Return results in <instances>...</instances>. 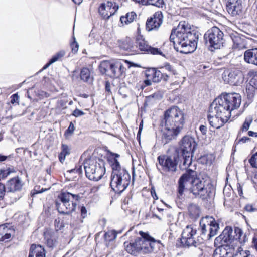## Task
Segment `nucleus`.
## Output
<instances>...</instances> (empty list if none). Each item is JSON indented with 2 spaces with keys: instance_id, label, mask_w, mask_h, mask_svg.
Instances as JSON below:
<instances>
[{
  "instance_id": "a18cd8bd",
  "label": "nucleus",
  "mask_w": 257,
  "mask_h": 257,
  "mask_svg": "<svg viewBox=\"0 0 257 257\" xmlns=\"http://www.w3.org/2000/svg\"><path fill=\"white\" fill-rule=\"evenodd\" d=\"M163 97L162 94L160 92H157L154 93V94L150 95L147 96V98L148 100H151L152 99L154 98L155 99L159 100L161 99Z\"/></svg>"
},
{
  "instance_id": "aec40b11",
  "label": "nucleus",
  "mask_w": 257,
  "mask_h": 257,
  "mask_svg": "<svg viewBox=\"0 0 257 257\" xmlns=\"http://www.w3.org/2000/svg\"><path fill=\"white\" fill-rule=\"evenodd\" d=\"M208 119L210 125L216 128L221 127L228 121L226 118H224L222 116H218L216 113L212 114L209 109L208 110Z\"/></svg>"
},
{
  "instance_id": "473e14b6",
  "label": "nucleus",
  "mask_w": 257,
  "mask_h": 257,
  "mask_svg": "<svg viewBox=\"0 0 257 257\" xmlns=\"http://www.w3.org/2000/svg\"><path fill=\"white\" fill-rule=\"evenodd\" d=\"M110 154L113 157L111 161V166L113 170L112 172H114L115 171L120 172L121 170H126L125 169L121 168L119 162L116 159L120 156L119 155L112 152L110 153Z\"/></svg>"
},
{
  "instance_id": "f8f14e48",
  "label": "nucleus",
  "mask_w": 257,
  "mask_h": 257,
  "mask_svg": "<svg viewBox=\"0 0 257 257\" xmlns=\"http://www.w3.org/2000/svg\"><path fill=\"white\" fill-rule=\"evenodd\" d=\"M197 228L193 225H187L182 233L181 239L182 244L185 246H197L201 241L196 239Z\"/></svg>"
},
{
  "instance_id": "79ce46f5",
  "label": "nucleus",
  "mask_w": 257,
  "mask_h": 257,
  "mask_svg": "<svg viewBox=\"0 0 257 257\" xmlns=\"http://www.w3.org/2000/svg\"><path fill=\"white\" fill-rule=\"evenodd\" d=\"M253 121V118L251 116L247 117L244 122H243L242 126L240 128V131L246 132L249 128L250 124Z\"/></svg>"
},
{
  "instance_id": "6e6552de",
  "label": "nucleus",
  "mask_w": 257,
  "mask_h": 257,
  "mask_svg": "<svg viewBox=\"0 0 257 257\" xmlns=\"http://www.w3.org/2000/svg\"><path fill=\"white\" fill-rule=\"evenodd\" d=\"M86 176L91 180L98 181L104 175L105 169L102 161L98 163L96 161L89 159L84 163L83 167Z\"/></svg>"
},
{
  "instance_id": "412c9836",
  "label": "nucleus",
  "mask_w": 257,
  "mask_h": 257,
  "mask_svg": "<svg viewBox=\"0 0 257 257\" xmlns=\"http://www.w3.org/2000/svg\"><path fill=\"white\" fill-rule=\"evenodd\" d=\"M233 42L232 47L234 49H242L246 48V39L244 36L235 33L231 35Z\"/></svg>"
},
{
  "instance_id": "7c9ffc66",
  "label": "nucleus",
  "mask_w": 257,
  "mask_h": 257,
  "mask_svg": "<svg viewBox=\"0 0 257 257\" xmlns=\"http://www.w3.org/2000/svg\"><path fill=\"white\" fill-rule=\"evenodd\" d=\"M46 243L49 247H53L56 244V238L54 233L49 231L44 233Z\"/></svg>"
},
{
  "instance_id": "c9c22d12",
  "label": "nucleus",
  "mask_w": 257,
  "mask_h": 257,
  "mask_svg": "<svg viewBox=\"0 0 257 257\" xmlns=\"http://www.w3.org/2000/svg\"><path fill=\"white\" fill-rule=\"evenodd\" d=\"M137 15L134 12L127 13L125 16L120 17V20L122 24H128L132 22L136 18Z\"/></svg>"
},
{
  "instance_id": "f704fd0d",
  "label": "nucleus",
  "mask_w": 257,
  "mask_h": 257,
  "mask_svg": "<svg viewBox=\"0 0 257 257\" xmlns=\"http://www.w3.org/2000/svg\"><path fill=\"white\" fill-rule=\"evenodd\" d=\"M117 234L114 230H109L105 233L104 238L106 245L109 247L110 243L113 241L116 238Z\"/></svg>"
},
{
  "instance_id": "8fccbe9b",
  "label": "nucleus",
  "mask_w": 257,
  "mask_h": 257,
  "mask_svg": "<svg viewBox=\"0 0 257 257\" xmlns=\"http://www.w3.org/2000/svg\"><path fill=\"white\" fill-rule=\"evenodd\" d=\"M71 47L72 49V52L73 53H76L77 52L79 48V45L76 41L75 38H74V41L71 44Z\"/></svg>"
},
{
  "instance_id": "72a5a7b5",
  "label": "nucleus",
  "mask_w": 257,
  "mask_h": 257,
  "mask_svg": "<svg viewBox=\"0 0 257 257\" xmlns=\"http://www.w3.org/2000/svg\"><path fill=\"white\" fill-rule=\"evenodd\" d=\"M135 1L143 5H151L161 8H162L164 5L163 0H135Z\"/></svg>"
},
{
  "instance_id": "1a4fd4ad",
  "label": "nucleus",
  "mask_w": 257,
  "mask_h": 257,
  "mask_svg": "<svg viewBox=\"0 0 257 257\" xmlns=\"http://www.w3.org/2000/svg\"><path fill=\"white\" fill-rule=\"evenodd\" d=\"M224 34L217 27H213L208 30L204 35V38L210 46L214 49H219L223 46L224 43Z\"/></svg>"
},
{
  "instance_id": "20e7f679",
  "label": "nucleus",
  "mask_w": 257,
  "mask_h": 257,
  "mask_svg": "<svg viewBox=\"0 0 257 257\" xmlns=\"http://www.w3.org/2000/svg\"><path fill=\"white\" fill-rule=\"evenodd\" d=\"M245 236H243V231L239 227H235L233 229L231 227L227 226L222 233L217 237L214 241L215 245L219 246H226L234 251V246L238 242L240 243L245 242Z\"/></svg>"
},
{
  "instance_id": "680f3d73",
  "label": "nucleus",
  "mask_w": 257,
  "mask_h": 257,
  "mask_svg": "<svg viewBox=\"0 0 257 257\" xmlns=\"http://www.w3.org/2000/svg\"><path fill=\"white\" fill-rule=\"evenodd\" d=\"M105 90L108 93H111L110 83L109 81H107L105 83Z\"/></svg>"
},
{
  "instance_id": "3c124183",
  "label": "nucleus",
  "mask_w": 257,
  "mask_h": 257,
  "mask_svg": "<svg viewBox=\"0 0 257 257\" xmlns=\"http://www.w3.org/2000/svg\"><path fill=\"white\" fill-rule=\"evenodd\" d=\"M61 152L63 153V154H65L66 156L69 155L70 154V149L69 147L67 145L62 144Z\"/></svg>"
},
{
  "instance_id": "393cba45",
  "label": "nucleus",
  "mask_w": 257,
  "mask_h": 257,
  "mask_svg": "<svg viewBox=\"0 0 257 257\" xmlns=\"http://www.w3.org/2000/svg\"><path fill=\"white\" fill-rule=\"evenodd\" d=\"M125 67L120 62H114L109 76L111 77H120L125 72Z\"/></svg>"
},
{
  "instance_id": "c756f323",
  "label": "nucleus",
  "mask_w": 257,
  "mask_h": 257,
  "mask_svg": "<svg viewBox=\"0 0 257 257\" xmlns=\"http://www.w3.org/2000/svg\"><path fill=\"white\" fill-rule=\"evenodd\" d=\"M188 210L189 215L191 218L196 219L200 216V209L197 205L195 204H190Z\"/></svg>"
},
{
  "instance_id": "c03bdc74",
  "label": "nucleus",
  "mask_w": 257,
  "mask_h": 257,
  "mask_svg": "<svg viewBox=\"0 0 257 257\" xmlns=\"http://www.w3.org/2000/svg\"><path fill=\"white\" fill-rule=\"evenodd\" d=\"M75 130V127L73 124V123L71 122L68 128L66 131L64 135L65 136L66 138H69L70 136H71L72 134L73 133Z\"/></svg>"
},
{
  "instance_id": "e2e57ef3",
  "label": "nucleus",
  "mask_w": 257,
  "mask_h": 257,
  "mask_svg": "<svg viewBox=\"0 0 257 257\" xmlns=\"http://www.w3.org/2000/svg\"><path fill=\"white\" fill-rule=\"evenodd\" d=\"M66 155L63 154V153L61 152L59 155V159L61 163H63L65 159Z\"/></svg>"
},
{
  "instance_id": "f257e3e1",
  "label": "nucleus",
  "mask_w": 257,
  "mask_h": 257,
  "mask_svg": "<svg viewBox=\"0 0 257 257\" xmlns=\"http://www.w3.org/2000/svg\"><path fill=\"white\" fill-rule=\"evenodd\" d=\"M198 35L192 31L187 23L180 22L177 28L172 30L170 40L177 51L188 54L194 52L197 48Z\"/></svg>"
},
{
  "instance_id": "49530a36",
  "label": "nucleus",
  "mask_w": 257,
  "mask_h": 257,
  "mask_svg": "<svg viewBox=\"0 0 257 257\" xmlns=\"http://www.w3.org/2000/svg\"><path fill=\"white\" fill-rule=\"evenodd\" d=\"M162 72L167 71L169 72V75H175L176 73L175 70L169 64L165 65V66L162 69Z\"/></svg>"
},
{
  "instance_id": "bb28decb",
  "label": "nucleus",
  "mask_w": 257,
  "mask_h": 257,
  "mask_svg": "<svg viewBox=\"0 0 257 257\" xmlns=\"http://www.w3.org/2000/svg\"><path fill=\"white\" fill-rule=\"evenodd\" d=\"M146 77L150 78L154 82H159L162 79L163 73L162 71L152 69L148 71L146 73Z\"/></svg>"
},
{
  "instance_id": "338daca9",
  "label": "nucleus",
  "mask_w": 257,
  "mask_h": 257,
  "mask_svg": "<svg viewBox=\"0 0 257 257\" xmlns=\"http://www.w3.org/2000/svg\"><path fill=\"white\" fill-rule=\"evenodd\" d=\"M150 78H148L147 80H145L144 81L142 82L143 83V84H145L144 87L147 86H150L151 85V81Z\"/></svg>"
},
{
  "instance_id": "ddd939ff",
  "label": "nucleus",
  "mask_w": 257,
  "mask_h": 257,
  "mask_svg": "<svg viewBox=\"0 0 257 257\" xmlns=\"http://www.w3.org/2000/svg\"><path fill=\"white\" fill-rule=\"evenodd\" d=\"M209 109L210 110L212 114L216 113L218 116L226 118L228 120L231 116V112L228 109L226 103L223 101L221 96L213 101L210 104Z\"/></svg>"
},
{
  "instance_id": "f03ea898",
  "label": "nucleus",
  "mask_w": 257,
  "mask_h": 257,
  "mask_svg": "<svg viewBox=\"0 0 257 257\" xmlns=\"http://www.w3.org/2000/svg\"><path fill=\"white\" fill-rule=\"evenodd\" d=\"M164 128L162 141L164 144L175 139L180 133L184 123L183 111L177 106H173L164 113Z\"/></svg>"
},
{
  "instance_id": "9d476101",
  "label": "nucleus",
  "mask_w": 257,
  "mask_h": 257,
  "mask_svg": "<svg viewBox=\"0 0 257 257\" xmlns=\"http://www.w3.org/2000/svg\"><path fill=\"white\" fill-rule=\"evenodd\" d=\"M158 160L163 171L175 172L180 160L179 152L176 150L171 155L160 156L158 157Z\"/></svg>"
},
{
  "instance_id": "0e129e2a",
  "label": "nucleus",
  "mask_w": 257,
  "mask_h": 257,
  "mask_svg": "<svg viewBox=\"0 0 257 257\" xmlns=\"http://www.w3.org/2000/svg\"><path fill=\"white\" fill-rule=\"evenodd\" d=\"M252 244L257 250V235H255L252 240Z\"/></svg>"
},
{
  "instance_id": "e433bc0d",
  "label": "nucleus",
  "mask_w": 257,
  "mask_h": 257,
  "mask_svg": "<svg viewBox=\"0 0 257 257\" xmlns=\"http://www.w3.org/2000/svg\"><path fill=\"white\" fill-rule=\"evenodd\" d=\"M183 157V162L181 167L183 169H187L192 163V154H181Z\"/></svg>"
},
{
  "instance_id": "37998d69",
  "label": "nucleus",
  "mask_w": 257,
  "mask_h": 257,
  "mask_svg": "<svg viewBox=\"0 0 257 257\" xmlns=\"http://www.w3.org/2000/svg\"><path fill=\"white\" fill-rule=\"evenodd\" d=\"M145 241H147L149 242V245H148V249H149V250L146 252H144V253H147L153 251L155 248L156 241H155L153 239H152L149 236H147V237H145Z\"/></svg>"
},
{
  "instance_id": "4468645a",
  "label": "nucleus",
  "mask_w": 257,
  "mask_h": 257,
  "mask_svg": "<svg viewBox=\"0 0 257 257\" xmlns=\"http://www.w3.org/2000/svg\"><path fill=\"white\" fill-rule=\"evenodd\" d=\"M222 77L225 83L235 86L240 85L244 81V76L242 72L236 69L225 70Z\"/></svg>"
},
{
  "instance_id": "6e6d98bb",
  "label": "nucleus",
  "mask_w": 257,
  "mask_h": 257,
  "mask_svg": "<svg viewBox=\"0 0 257 257\" xmlns=\"http://www.w3.org/2000/svg\"><path fill=\"white\" fill-rule=\"evenodd\" d=\"M11 102L12 104H14L15 103H18L19 97L17 94H14L12 95V96L11 97Z\"/></svg>"
},
{
  "instance_id": "69168bd1",
  "label": "nucleus",
  "mask_w": 257,
  "mask_h": 257,
  "mask_svg": "<svg viewBox=\"0 0 257 257\" xmlns=\"http://www.w3.org/2000/svg\"><path fill=\"white\" fill-rule=\"evenodd\" d=\"M248 135L250 137H257V132H255L252 131H249L248 132Z\"/></svg>"
},
{
  "instance_id": "4c0bfd02",
  "label": "nucleus",
  "mask_w": 257,
  "mask_h": 257,
  "mask_svg": "<svg viewBox=\"0 0 257 257\" xmlns=\"http://www.w3.org/2000/svg\"><path fill=\"white\" fill-rule=\"evenodd\" d=\"M121 47L126 51H135V47L133 45V41L130 38H126L123 42Z\"/></svg>"
},
{
  "instance_id": "f3484780",
  "label": "nucleus",
  "mask_w": 257,
  "mask_h": 257,
  "mask_svg": "<svg viewBox=\"0 0 257 257\" xmlns=\"http://www.w3.org/2000/svg\"><path fill=\"white\" fill-rule=\"evenodd\" d=\"M163 18L162 12H156L153 17L148 19L146 24V29L148 31L158 30L163 22Z\"/></svg>"
},
{
  "instance_id": "a878e982",
  "label": "nucleus",
  "mask_w": 257,
  "mask_h": 257,
  "mask_svg": "<svg viewBox=\"0 0 257 257\" xmlns=\"http://www.w3.org/2000/svg\"><path fill=\"white\" fill-rule=\"evenodd\" d=\"M29 257H45V250L43 247L40 245L32 244Z\"/></svg>"
},
{
  "instance_id": "cd10ccee",
  "label": "nucleus",
  "mask_w": 257,
  "mask_h": 257,
  "mask_svg": "<svg viewBox=\"0 0 257 257\" xmlns=\"http://www.w3.org/2000/svg\"><path fill=\"white\" fill-rule=\"evenodd\" d=\"M14 232L13 229L8 228L5 224L0 225V241H8Z\"/></svg>"
},
{
  "instance_id": "423d86ee",
  "label": "nucleus",
  "mask_w": 257,
  "mask_h": 257,
  "mask_svg": "<svg viewBox=\"0 0 257 257\" xmlns=\"http://www.w3.org/2000/svg\"><path fill=\"white\" fill-rule=\"evenodd\" d=\"M131 176L126 170L112 172L110 186L116 193H120L128 186L130 183Z\"/></svg>"
},
{
  "instance_id": "ea45409f",
  "label": "nucleus",
  "mask_w": 257,
  "mask_h": 257,
  "mask_svg": "<svg viewBox=\"0 0 257 257\" xmlns=\"http://www.w3.org/2000/svg\"><path fill=\"white\" fill-rule=\"evenodd\" d=\"M16 173V170L13 168H7L0 169V179H4L11 174Z\"/></svg>"
},
{
  "instance_id": "58836bf2",
  "label": "nucleus",
  "mask_w": 257,
  "mask_h": 257,
  "mask_svg": "<svg viewBox=\"0 0 257 257\" xmlns=\"http://www.w3.org/2000/svg\"><path fill=\"white\" fill-rule=\"evenodd\" d=\"M65 54V52L64 51H60L58 53H57L56 55L53 56V57L50 60L49 63L46 64L44 67L43 69H45L49 67L51 64L54 63L55 62L58 60L60 58L63 57Z\"/></svg>"
},
{
  "instance_id": "a211bd4d",
  "label": "nucleus",
  "mask_w": 257,
  "mask_h": 257,
  "mask_svg": "<svg viewBox=\"0 0 257 257\" xmlns=\"http://www.w3.org/2000/svg\"><path fill=\"white\" fill-rule=\"evenodd\" d=\"M118 9V7L115 4L108 1L100 5L99 8V13L104 19H108L115 14Z\"/></svg>"
},
{
  "instance_id": "b1692460",
  "label": "nucleus",
  "mask_w": 257,
  "mask_h": 257,
  "mask_svg": "<svg viewBox=\"0 0 257 257\" xmlns=\"http://www.w3.org/2000/svg\"><path fill=\"white\" fill-rule=\"evenodd\" d=\"M7 186L9 191L15 192L20 190L22 188L23 184L20 178L17 176L9 180Z\"/></svg>"
},
{
  "instance_id": "052dcab7",
  "label": "nucleus",
  "mask_w": 257,
  "mask_h": 257,
  "mask_svg": "<svg viewBox=\"0 0 257 257\" xmlns=\"http://www.w3.org/2000/svg\"><path fill=\"white\" fill-rule=\"evenodd\" d=\"M250 141V139L247 137H243L239 140L238 143H244Z\"/></svg>"
},
{
  "instance_id": "dca6fc26",
  "label": "nucleus",
  "mask_w": 257,
  "mask_h": 257,
  "mask_svg": "<svg viewBox=\"0 0 257 257\" xmlns=\"http://www.w3.org/2000/svg\"><path fill=\"white\" fill-rule=\"evenodd\" d=\"M225 103L228 109L231 112L233 110L238 108L241 102V96L236 93H226L220 95Z\"/></svg>"
},
{
  "instance_id": "864d4df0",
  "label": "nucleus",
  "mask_w": 257,
  "mask_h": 257,
  "mask_svg": "<svg viewBox=\"0 0 257 257\" xmlns=\"http://www.w3.org/2000/svg\"><path fill=\"white\" fill-rule=\"evenodd\" d=\"M81 216L82 218H85L87 215V210L84 206L80 207Z\"/></svg>"
},
{
  "instance_id": "9b49d317",
  "label": "nucleus",
  "mask_w": 257,
  "mask_h": 257,
  "mask_svg": "<svg viewBox=\"0 0 257 257\" xmlns=\"http://www.w3.org/2000/svg\"><path fill=\"white\" fill-rule=\"evenodd\" d=\"M142 237L137 238L135 240L130 242H125L124 245L126 251L131 254L136 255L139 252L149 251V242L145 241V236L142 235Z\"/></svg>"
},
{
  "instance_id": "bf43d9fd",
  "label": "nucleus",
  "mask_w": 257,
  "mask_h": 257,
  "mask_svg": "<svg viewBox=\"0 0 257 257\" xmlns=\"http://www.w3.org/2000/svg\"><path fill=\"white\" fill-rule=\"evenodd\" d=\"M199 130L203 135H206L207 132V127L204 125H201Z\"/></svg>"
},
{
  "instance_id": "5fc2aeb1",
  "label": "nucleus",
  "mask_w": 257,
  "mask_h": 257,
  "mask_svg": "<svg viewBox=\"0 0 257 257\" xmlns=\"http://www.w3.org/2000/svg\"><path fill=\"white\" fill-rule=\"evenodd\" d=\"M84 114V113L82 111H81L79 109H76L73 112V113H72V115L76 117L83 115Z\"/></svg>"
},
{
  "instance_id": "c85d7f7f",
  "label": "nucleus",
  "mask_w": 257,
  "mask_h": 257,
  "mask_svg": "<svg viewBox=\"0 0 257 257\" xmlns=\"http://www.w3.org/2000/svg\"><path fill=\"white\" fill-rule=\"evenodd\" d=\"M227 246H219L216 248L213 254V257H226L229 254H232V249L230 248L229 250L227 248Z\"/></svg>"
},
{
  "instance_id": "4be33fe9",
  "label": "nucleus",
  "mask_w": 257,
  "mask_h": 257,
  "mask_svg": "<svg viewBox=\"0 0 257 257\" xmlns=\"http://www.w3.org/2000/svg\"><path fill=\"white\" fill-rule=\"evenodd\" d=\"M242 9V6L240 2H228L226 5V9L229 14L232 16L239 15Z\"/></svg>"
},
{
  "instance_id": "2f4dec72",
  "label": "nucleus",
  "mask_w": 257,
  "mask_h": 257,
  "mask_svg": "<svg viewBox=\"0 0 257 257\" xmlns=\"http://www.w3.org/2000/svg\"><path fill=\"white\" fill-rule=\"evenodd\" d=\"M113 64V63L107 61L102 62L99 66L101 72L102 74H106L109 75L112 70Z\"/></svg>"
},
{
  "instance_id": "4d7b16f0",
  "label": "nucleus",
  "mask_w": 257,
  "mask_h": 257,
  "mask_svg": "<svg viewBox=\"0 0 257 257\" xmlns=\"http://www.w3.org/2000/svg\"><path fill=\"white\" fill-rule=\"evenodd\" d=\"M245 209L246 211L248 212H253L256 209L253 207V206L251 204H247L245 207Z\"/></svg>"
},
{
  "instance_id": "7ed1b4c3",
  "label": "nucleus",
  "mask_w": 257,
  "mask_h": 257,
  "mask_svg": "<svg viewBox=\"0 0 257 257\" xmlns=\"http://www.w3.org/2000/svg\"><path fill=\"white\" fill-rule=\"evenodd\" d=\"M196 172L189 169L178 181V196H182L184 191L188 189L196 197L203 199L209 196V192L205 187V181L196 178Z\"/></svg>"
},
{
  "instance_id": "6ab92c4d",
  "label": "nucleus",
  "mask_w": 257,
  "mask_h": 257,
  "mask_svg": "<svg viewBox=\"0 0 257 257\" xmlns=\"http://www.w3.org/2000/svg\"><path fill=\"white\" fill-rule=\"evenodd\" d=\"M136 45V47H139L140 50L142 51H144L153 55H162V52L160 49L152 47L149 46L147 42L141 36L137 38Z\"/></svg>"
},
{
  "instance_id": "09e8293b",
  "label": "nucleus",
  "mask_w": 257,
  "mask_h": 257,
  "mask_svg": "<svg viewBox=\"0 0 257 257\" xmlns=\"http://www.w3.org/2000/svg\"><path fill=\"white\" fill-rule=\"evenodd\" d=\"M249 163L253 167L257 168V153L251 157L249 159Z\"/></svg>"
},
{
  "instance_id": "13d9d810",
  "label": "nucleus",
  "mask_w": 257,
  "mask_h": 257,
  "mask_svg": "<svg viewBox=\"0 0 257 257\" xmlns=\"http://www.w3.org/2000/svg\"><path fill=\"white\" fill-rule=\"evenodd\" d=\"M144 86L143 85V83H142V82H141V81H140L139 82L136 83V85L135 86L136 89L139 90L140 89L143 90L144 89Z\"/></svg>"
},
{
  "instance_id": "de8ad7c7",
  "label": "nucleus",
  "mask_w": 257,
  "mask_h": 257,
  "mask_svg": "<svg viewBox=\"0 0 257 257\" xmlns=\"http://www.w3.org/2000/svg\"><path fill=\"white\" fill-rule=\"evenodd\" d=\"M233 257H251L250 252L248 250H241L239 253H237Z\"/></svg>"
},
{
  "instance_id": "a19ab883",
  "label": "nucleus",
  "mask_w": 257,
  "mask_h": 257,
  "mask_svg": "<svg viewBox=\"0 0 257 257\" xmlns=\"http://www.w3.org/2000/svg\"><path fill=\"white\" fill-rule=\"evenodd\" d=\"M80 77L81 80L85 82H88L90 79V72L87 68L82 69L80 73Z\"/></svg>"
},
{
  "instance_id": "603ef678",
  "label": "nucleus",
  "mask_w": 257,
  "mask_h": 257,
  "mask_svg": "<svg viewBox=\"0 0 257 257\" xmlns=\"http://www.w3.org/2000/svg\"><path fill=\"white\" fill-rule=\"evenodd\" d=\"M5 194V185L0 182V200H2Z\"/></svg>"
},
{
  "instance_id": "5701e85b",
  "label": "nucleus",
  "mask_w": 257,
  "mask_h": 257,
  "mask_svg": "<svg viewBox=\"0 0 257 257\" xmlns=\"http://www.w3.org/2000/svg\"><path fill=\"white\" fill-rule=\"evenodd\" d=\"M244 60L248 64L257 66V48L248 49L244 53Z\"/></svg>"
},
{
  "instance_id": "0eeeda50",
  "label": "nucleus",
  "mask_w": 257,
  "mask_h": 257,
  "mask_svg": "<svg viewBox=\"0 0 257 257\" xmlns=\"http://www.w3.org/2000/svg\"><path fill=\"white\" fill-rule=\"evenodd\" d=\"M201 239L209 240L215 236L219 230V224L212 216H207L200 221Z\"/></svg>"
},
{
  "instance_id": "39448f33",
  "label": "nucleus",
  "mask_w": 257,
  "mask_h": 257,
  "mask_svg": "<svg viewBox=\"0 0 257 257\" xmlns=\"http://www.w3.org/2000/svg\"><path fill=\"white\" fill-rule=\"evenodd\" d=\"M80 198L79 195L69 192H62L58 197L56 205L61 214H69L75 210L77 203Z\"/></svg>"
},
{
  "instance_id": "2eb2a0df",
  "label": "nucleus",
  "mask_w": 257,
  "mask_h": 257,
  "mask_svg": "<svg viewBox=\"0 0 257 257\" xmlns=\"http://www.w3.org/2000/svg\"><path fill=\"white\" fill-rule=\"evenodd\" d=\"M197 144L194 138L189 136H184L181 140V144L179 149H175L179 152V154H192Z\"/></svg>"
},
{
  "instance_id": "774afa93",
  "label": "nucleus",
  "mask_w": 257,
  "mask_h": 257,
  "mask_svg": "<svg viewBox=\"0 0 257 257\" xmlns=\"http://www.w3.org/2000/svg\"><path fill=\"white\" fill-rule=\"evenodd\" d=\"M163 77H162V79H163L164 81H166L168 80V77L171 75H169V74H166L164 73V72H163Z\"/></svg>"
}]
</instances>
